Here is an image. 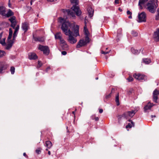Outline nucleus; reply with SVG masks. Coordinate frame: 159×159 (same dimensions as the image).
<instances>
[{
  "mask_svg": "<svg viewBox=\"0 0 159 159\" xmlns=\"http://www.w3.org/2000/svg\"><path fill=\"white\" fill-rule=\"evenodd\" d=\"M70 1L71 3L75 4V5H73L71 7V9L74 11V12L69 9H62V11L64 15L67 16L66 19H67L69 17L72 19H75L76 18V15L77 16L80 17V19L82 20L83 18L80 17L82 14V11L79 7L77 6L79 3V1L70 0Z\"/></svg>",
  "mask_w": 159,
  "mask_h": 159,
  "instance_id": "obj_1",
  "label": "nucleus"
},
{
  "mask_svg": "<svg viewBox=\"0 0 159 159\" xmlns=\"http://www.w3.org/2000/svg\"><path fill=\"white\" fill-rule=\"evenodd\" d=\"M71 24L69 22H64L61 25V29L66 35L69 36L68 41L72 44L76 43L77 41L76 39L74 38L73 32L70 30L69 28Z\"/></svg>",
  "mask_w": 159,
  "mask_h": 159,
  "instance_id": "obj_2",
  "label": "nucleus"
},
{
  "mask_svg": "<svg viewBox=\"0 0 159 159\" xmlns=\"http://www.w3.org/2000/svg\"><path fill=\"white\" fill-rule=\"evenodd\" d=\"M158 6L157 0H150L147 4V9L150 12L154 13Z\"/></svg>",
  "mask_w": 159,
  "mask_h": 159,
  "instance_id": "obj_3",
  "label": "nucleus"
},
{
  "mask_svg": "<svg viewBox=\"0 0 159 159\" xmlns=\"http://www.w3.org/2000/svg\"><path fill=\"white\" fill-rule=\"evenodd\" d=\"M136 112L135 111H127L125 112L122 115H120L118 117V122L119 124L121 123V120L122 118H125L127 119L129 117H132Z\"/></svg>",
  "mask_w": 159,
  "mask_h": 159,
  "instance_id": "obj_4",
  "label": "nucleus"
},
{
  "mask_svg": "<svg viewBox=\"0 0 159 159\" xmlns=\"http://www.w3.org/2000/svg\"><path fill=\"white\" fill-rule=\"evenodd\" d=\"M138 21L139 22H145L146 21V14L144 12H143L138 14Z\"/></svg>",
  "mask_w": 159,
  "mask_h": 159,
  "instance_id": "obj_5",
  "label": "nucleus"
},
{
  "mask_svg": "<svg viewBox=\"0 0 159 159\" xmlns=\"http://www.w3.org/2000/svg\"><path fill=\"white\" fill-rule=\"evenodd\" d=\"M39 49L43 52V53L46 55H48L49 53V48L48 46H43L40 45Z\"/></svg>",
  "mask_w": 159,
  "mask_h": 159,
  "instance_id": "obj_6",
  "label": "nucleus"
},
{
  "mask_svg": "<svg viewBox=\"0 0 159 159\" xmlns=\"http://www.w3.org/2000/svg\"><path fill=\"white\" fill-rule=\"evenodd\" d=\"M8 20L11 23L10 26L13 29H15V27L17 24L16 18V17L12 16L9 18Z\"/></svg>",
  "mask_w": 159,
  "mask_h": 159,
  "instance_id": "obj_7",
  "label": "nucleus"
},
{
  "mask_svg": "<svg viewBox=\"0 0 159 159\" xmlns=\"http://www.w3.org/2000/svg\"><path fill=\"white\" fill-rule=\"evenodd\" d=\"M158 96H159V91L155 89L153 93V100L154 102L158 103L157 100Z\"/></svg>",
  "mask_w": 159,
  "mask_h": 159,
  "instance_id": "obj_8",
  "label": "nucleus"
},
{
  "mask_svg": "<svg viewBox=\"0 0 159 159\" xmlns=\"http://www.w3.org/2000/svg\"><path fill=\"white\" fill-rule=\"evenodd\" d=\"M134 77L139 80H145L146 79V77L144 75L139 74H135L134 75Z\"/></svg>",
  "mask_w": 159,
  "mask_h": 159,
  "instance_id": "obj_9",
  "label": "nucleus"
},
{
  "mask_svg": "<svg viewBox=\"0 0 159 159\" xmlns=\"http://www.w3.org/2000/svg\"><path fill=\"white\" fill-rule=\"evenodd\" d=\"M7 65L4 62H0V73H2L3 71L7 69Z\"/></svg>",
  "mask_w": 159,
  "mask_h": 159,
  "instance_id": "obj_10",
  "label": "nucleus"
},
{
  "mask_svg": "<svg viewBox=\"0 0 159 159\" xmlns=\"http://www.w3.org/2000/svg\"><path fill=\"white\" fill-rule=\"evenodd\" d=\"M21 28L24 31V33L26 32L30 28L29 25L26 22L22 23Z\"/></svg>",
  "mask_w": 159,
  "mask_h": 159,
  "instance_id": "obj_11",
  "label": "nucleus"
},
{
  "mask_svg": "<svg viewBox=\"0 0 159 159\" xmlns=\"http://www.w3.org/2000/svg\"><path fill=\"white\" fill-rule=\"evenodd\" d=\"M153 37L156 41H159V29H157L154 32Z\"/></svg>",
  "mask_w": 159,
  "mask_h": 159,
  "instance_id": "obj_12",
  "label": "nucleus"
},
{
  "mask_svg": "<svg viewBox=\"0 0 159 159\" xmlns=\"http://www.w3.org/2000/svg\"><path fill=\"white\" fill-rule=\"evenodd\" d=\"M87 44L85 41H84V39H80L76 45L77 48H80L84 46H85Z\"/></svg>",
  "mask_w": 159,
  "mask_h": 159,
  "instance_id": "obj_13",
  "label": "nucleus"
},
{
  "mask_svg": "<svg viewBox=\"0 0 159 159\" xmlns=\"http://www.w3.org/2000/svg\"><path fill=\"white\" fill-rule=\"evenodd\" d=\"M155 105H156L153 104V103H151L150 102H149L148 104L146 105L144 107V112H147V111L148 110L150 109L152 107Z\"/></svg>",
  "mask_w": 159,
  "mask_h": 159,
  "instance_id": "obj_14",
  "label": "nucleus"
},
{
  "mask_svg": "<svg viewBox=\"0 0 159 159\" xmlns=\"http://www.w3.org/2000/svg\"><path fill=\"white\" fill-rule=\"evenodd\" d=\"M19 25H18L16 26L14 29L15 30L14 31L13 36V40L14 41L15 40L16 38V37L17 36V35L18 34V31L19 29Z\"/></svg>",
  "mask_w": 159,
  "mask_h": 159,
  "instance_id": "obj_15",
  "label": "nucleus"
},
{
  "mask_svg": "<svg viewBox=\"0 0 159 159\" xmlns=\"http://www.w3.org/2000/svg\"><path fill=\"white\" fill-rule=\"evenodd\" d=\"M29 58L30 60H35L38 58V56L34 53H29L28 54Z\"/></svg>",
  "mask_w": 159,
  "mask_h": 159,
  "instance_id": "obj_16",
  "label": "nucleus"
},
{
  "mask_svg": "<svg viewBox=\"0 0 159 159\" xmlns=\"http://www.w3.org/2000/svg\"><path fill=\"white\" fill-rule=\"evenodd\" d=\"M79 27L78 25H76L75 27L73 28V31L75 34V36L77 37L80 35L79 34Z\"/></svg>",
  "mask_w": 159,
  "mask_h": 159,
  "instance_id": "obj_17",
  "label": "nucleus"
},
{
  "mask_svg": "<svg viewBox=\"0 0 159 159\" xmlns=\"http://www.w3.org/2000/svg\"><path fill=\"white\" fill-rule=\"evenodd\" d=\"M86 27H84V30H85V33L86 36L85 37V38L84 40V41H85L86 43V44H87V43H88L90 41V39L88 37V30H86Z\"/></svg>",
  "mask_w": 159,
  "mask_h": 159,
  "instance_id": "obj_18",
  "label": "nucleus"
},
{
  "mask_svg": "<svg viewBox=\"0 0 159 159\" xmlns=\"http://www.w3.org/2000/svg\"><path fill=\"white\" fill-rule=\"evenodd\" d=\"M0 14L3 16L6 15L5 8L3 6H0Z\"/></svg>",
  "mask_w": 159,
  "mask_h": 159,
  "instance_id": "obj_19",
  "label": "nucleus"
},
{
  "mask_svg": "<svg viewBox=\"0 0 159 159\" xmlns=\"http://www.w3.org/2000/svg\"><path fill=\"white\" fill-rule=\"evenodd\" d=\"M148 1V0H139L138 5L140 7V9H142L143 8L142 5L144 4Z\"/></svg>",
  "mask_w": 159,
  "mask_h": 159,
  "instance_id": "obj_20",
  "label": "nucleus"
},
{
  "mask_svg": "<svg viewBox=\"0 0 159 159\" xmlns=\"http://www.w3.org/2000/svg\"><path fill=\"white\" fill-rule=\"evenodd\" d=\"M34 40L36 41H39V42H43L44 41V39L43 37H33Z\"/></svg>",
  "mask_w": 159,
  "mask_h": 159,
  "instance_id": "obj_21",
  "label": "nucleus"
},
{
  "mask_svg": "<svg viewBox=\"0 0 159 159\" xmlns=\"http://www.w3.org/2000/svg\"><path fill=\"white\" fill-rule=\"evenodd\" d=\"M88 12L89 14V16L91 18L92 17L93 15L94 11L93 9L91 8L90 7L88 9Z\"/></svg>",
  "mask_w": 159,
  "mask_h": 159,
  "instance_id": "obj_22",
  "label": "nucleus"
},
{
  "mask_svg": "<svg viewBox=\"0 0 159 159\" xmlns=\"http://www.w3.org/2000/svg\"><path fill=\"white\" fill-rule=\"evenodd\" d=\"M14 15V13L12 11L9 9L6 15L5 16H6L7 17H10L11 16H12Z\"/></svg>",
  "mask_w": 159,
  "mask_h": 159,
  "instance_id": "obj_23",
  "label": "nucleus"
},
{
  "mask_svg": "<svg viewBox=\"0 0 159 159\" xmlns=\"http://www.w3.org/2000/svg\"><path fill=\"white\" fill-rule=\"evenodd\" d=\"M131 52H132L133 54H135V55H137V54H139L140 52V50H138L135 49H134V48H131Z\"/></svg>",
  "mask_w": 159,
  "mask_h": 159,
  "instance_id": "obj_24",
  "label": "nucleus"
},
{
  "mask_svg": "<svg viewBox=\"0 0 159 159\" xmlns=\"http://www.w3.org/2000/svg\"><path fill=\"white\" fill-rule=\"evenodd\" d=\"M45 146L48 148H50L52 146V143L49 141H46L45 144Z\"/></svg>",
  "mask_w": 159,
  "mask_h": 159,
  "instance_id": "obj_25",
  "label": "nucleus"
},
{
  "mask_svg": "<svg viewBox=\"0 0 159 159\" xmlns=\"http://www.w3.org/2000/svg\"><path fill=\"white\" fill-rule=\"evenodd\" d=\"M55 39H59V40L62 38V35L61 32H59L56 33L55 35Z\"/></svg>",
  "mask_w": 159,
  "mask_h": 159,
  "instance_id": "obj_26",
  "label": "nucleus"
},
{
  "mask_svg": "<svg viewBox=\"0 0 159 159\" xmlns=\"http://www.w3.org/2000/svg\"><path fill=\"white\" fill-rule=\"evenodd\" d=\"M14 43L13 41L10 40V42H9V43L6 46V48L8 50L10 49L12 46V45Z\"/></svg>",
  "mask_w": 159,
  "mask_h": 159,
  "instance_id": "obj_27",
  "label": "nucleus"
},
{
  "mask_svg": "<svg viewBox=\"0 0 159 159\" xmlns=\"http://www.w3.org/2000/svg\"><path fill=\"white\" fill-rule=\"evenodd\" d=\"M62 49L64 50H67L68 49V46L66 43L60 45Z\"/></svg>",
  "mask_w": 159,
  "mask_h": 159,
  "instance_id": "obj_28",
  "label": "nucleus"
},
{
  "mask_svg": "<svg viewBox=\"0 0 159 159\" xmlns=\"http://www.w3.org/2000/svg\"><path fill=\"white\" fill-rule=\"evenodd\" d=\"M115 89L114 88H112L111 91V92L108 94V95H107L106 96V98L107 99L109 98H110L111 96V94L112 93H113L115 92Z\"/></svg>",
  "mask_w": 159,
  "mask_h": 159,
  "instance_id": "obj_29",
  "label": "nucleus"
},
{
  "mask_svg": "<svg viewBox=\"0 0 159 159\" xmlns=\"http://www.w3.org/2000/svg\"><path fill=\"white\" fill-rule=\"evenodd\" d=\"M115 101L116 102L117 105L119 106L120 105V102L119 101V97L118 93L117 94V95L116 96Z\"/></svg>",
  "mask_w": 159,
  "mask_h": 159,
  "instance_id": "obj_30",
  "label": "nucleus"
},
{
  "mask_svg": "<svg viewBox=\"0 0 159 159\" xmlns=\"http://www.w3.org/2000/svg\"><path fill=\"white\" fill-rule=\"evenodd\" d=\"M143 61L146 64H148L151 62V61L149 59L145 58L143 59Z\"/></svg>",
  "mask_w": 159,
  "mask_h": 159,
  "instance_id": "obj_31",
  "label": "nucleus"
},
{
  "mask_svg": "<svg viewBox=\"0 0 159 159\" xmlns=\"http://www.w3.org/2000/svg\"><path fill=\"white\" fill-rule=\"evenodd\" d=\"M2 33H0V43L3 46H5L6 45V43L4 41H2L1 40L2 37Z\"/></svg>",
  "mask_w": 159,
  "mask_h": 159,
  "instance_id": "obj_32",
  "label": "nucleus"
},
{
  "mask_svg": "<svg viewBox=\"0 0 159 159\" xmlns=\"http://www.w3.org/2000/svg\"><path fill=\"white\" fill-rule=\"evenodd\" d=\"M131 34L132 35V36L134 37L137 36L138 35V33L134 30L132 31Z\"/></svg>",
  "mask_w": 159,
  "mask_h": 159,
  "instance_id": "obj_33",
  "label": "nucleus"
},
{
  "mask_svg": "<svg viewBox=\"0 0 159 159\" xmlns=\"http://www.w3.org/2000/svg\"><path fill=\"white\" fill-rule=\"evenodd\" d=\"M5 53V52L4 51L0 50V57H3L4 56Z\"/></svg>",
  "mask_w": 159,
  "mask_h": 159,
  "instance_id": "obj_34",
  "label": "nucleus"
},
{
  "mask_svg": "<svg viewBox=\"0 0 159 159\" xmlns=\"http://www.w3.org/2000/svg\"><path fill=\"white\" fill-rule=\"evenodd\" d=\"M15 68L13 66H11L10 68V71L12 74H14L15 73Z\"/></svg>",
  "mask_w": 159,
  "mask_h": 159,
  "instance_id": "obj_35",
  "label": "nucleus"
},
{
  "mask_svg": "<svg viewBox=\"0 0 159 159\" xmlns=\"http://www.w3.org/2000/svg\"><path fill=\"white\" fill-rule=\"evenodd\" d=\"M60 45H61L62 44H64L65 43H66V41L64 40L63 38H61V39H60Z\"/></svg>",
  "mask_w": 159,
  "mask_h": 159,
  "instance_id": "obj_36",
  "label": "nucleus"
},
{
  "mask_svg": "<svg viewBox=\"0 0 159 159\" xmlns=\"http://www.w3.org/2000/svg\"><path fill=\"white\" fill-rule=\"evenodd\" d=\"M38 65L37 66V68L38 69H39L42 66V64L41 63V61H38Z\"/></svg>",
  "mask_w": 159,
  "mask_h": 159,
  "instance_id": "obj_37",
  "label": "nucleus"
},
{
  "mask_svg": "<svg viewBox=\"0 0 159 159\" xmlns=\"http://www.w3.org/2000/svg\"><path fill=\"white\" fill-rule=\"evenodd\" d=\"M41 149L39 148L36 150V152L38 154H39L41 153Z\"/></svg>",
  "mask_w": 159,
  "mask_h": 159,
  "instance_id": "obj_38",
  "label": "nucleus"
},
{
  "mask_svg": "<svg viewBox=\"0 0 159 159\" xmlns=\"http://www.w3.org/2000/svg\"><path fill=\"white\" fill-rule=\"evenodd\" d=\"M159 19V8L157 9V15L156 16V20H158Z\"/></svg>",
  "mask_w": 159,
  "mask_h": 159,
  "instance_id": "obj_39",
  "label": "nucleus"
},
{
  "mask_svg": "<svg viewBox=\"0 0 159 159\" xmlns=\"http://www.w3.org/2000/svg\"><path fill=\"white\" fill-rule=\"evenodd\" d=\"M127 80H128L129 82H131L133 81V78L131 76H129Z\"/></svg>",
  "mask_w": 159,
  "mask_h": 159,
  "instance_id": "obj_40",
  "label": "nucleus"
},
{
  "mask_svg": "<svg viewBox=\"0 0 159 159\" xmlns=\"http://www.w3.org/2000/svg\"><path fill=\"white\" fill-rule=\"evenodd\" d=\"M132 126L131 124L130 123H129L126 126V128H130L132 127Z\"/></svg>",
  "mask_w": 159,
  "mask_h": 159,
  "instance_id": "obj_41",
  "label": "nucleus"
},
{
  "mask_svg": "<svg viewBox=\"0 0 159 159\" xmlns=\"http://www.w3.org/2000/svg\"><path fill=\"white\" fill-rule=\"evenodd\" d=\"M13 33V31L11 28L9 29V34L12 35Z\"/></svg>",
  "mask_w": 159,
  "mask_h": 159,
  "instance_id": "obj_42",
  "label": "nucleus"
},
{
  "mask_svg": "<svg viewBox=\"0 0 159 159\" xmlns=\"http://www.w3.org/2000/svg\"><path fill=\"white\" fill-rule=\"evenodd\" d=\"M109 52V51H101V53L104 54H106L108 53Z\"/></svg>",
  "mask_w": 159,
  "mask_h": 159,
  "instance_id": "obj_43",
  "label": "nucleus"
},
{
  "mask_svg": "<svg viewBox=\"0 0 159 159\" xmlns=\"http://www.w3.org/2000/svg\"><path fill=\"white\" fill-rule=\"evenodd\" d=\"M64 19L63 18H62L61 17H60L59 18V21L61 23H62V22L64 21Z\"/></svg>",
  "mask_w": 159,
  "mask_h": 159,
  "instance_id": "obj_44",
  "label": "nucleus"
},
{
  "mask_svg": "<svg viewBox=\"0 0 159 159\" xmlns=\"http://www.w3.org/2000/svg\"><path fill=\"white\" fill-rule=\"evenodd\" d=\"M12 35L9 34L7 39L8 41L10 40L9 42H10V40H11V39L12 37Z\"/></svg>",
  "mask_w": 159,
  "mask_h": 159,
  "instance_id": "obj_45",
  "label": "nucleus"
},
{
  "mask_svg": "<svg viewBox=\"0 0 159 159\" xmlns=\"http://www.w3.org/2000/svg\"><path fill=\"white\" fill-rule=\"evenodd\" d=\"M10 2H11V0H8V6L9 7L11 8V5Z\"/></svg>",
  "mask_w": 159,
  "mask_h": 159,
  "instance_id": "obj_46",
  "label": "nucleus"
},
{
  "mask_svg": "<svg viewBox=\"0 0 159 159\" xmlns=\"http://www.w3.org/2000/svg\"><path fill=\"white\" fill-rule=\"evenodd\" d=\"M67 54V52L65 51H63L61 52V54L63 55H65Z\"/></svg>",
  "mask_w": 159,
  "mask_h": 159,
  "instance_id": "obj_47",
  "label": "nucleus"
},
{
  "mask_svg": "<svg viewBox=\"0 0 159 159\" xmlns=\"http://www.w3.org/2000/svg\"><path fill=\"white\" fill-rule=\"evenodd\" d=\"M129 122H131V125H132L133 126H134V123L131 120H129Z\"/></svg>",
  "mask_w": 159,
  "mask_h": 159,
  "instance_id": "obj_48",
  "label": "nucleus"
},
{
  "mask_svg": "<svg viewBox=\"0 0 159 159\" xmlns=\"http://www.w3.org/2000/svg\"><path fill=\"white\" fill-rule=\"evenodd\" d=\"M127 15H132V12H130V11H127Z\"/></svg>",
  "mask_w": 159,
  "mask_h": 159,
  "instance_id": "obj_49",
  "label": "nucleus"
},
{
  "mask_svg": "<svg viewBox=\"0 0 159 159\" xmlns=\"http://www.w3.org/2000/svg\"><path fill=\"white\" fill-rule=\"evenodd\" d=\"M95 116L94 115H92L91 116V118L92 120H94L95 119Z\"/></svg>",
  "mask_w": 159,
  "mask_h": 159,
  "instance_id": "obj_50",
  "label": "nucleus"
},
{
  "mask_svg": "<svg viewBox=\"0 0 159 159\" xmlns=\"http://www.w3.org/2000/svg\"><path fill=\"white\" fill-rule=\"evenodd\" d=\"M50 69V67L49 66V67H48L46 69V72H48V71Z\"/></svg>",
  "mask_w": 159,
  "mask_h": 159,
  "instance_id": "obj_51",
  "label": "nucleus"
},
{
  "mask_svg": "<svg viewBox=\"0 0 159 159\" xmlns=\"http://www.w3.org/2000/svg\"><path fill=\"white\" fill-rule=\"evenodd\" d=\"M115 4H118L119 3V0H115Z\"/></svg>",
  "mask_w": 159,
  "mask_h": 159,
  "instance_id": "obj_52",
  "label": "nucleus"
},
{
  "mask_svg": "<svg viewBox=\"0 0 159 159\" xmlns=\"http://www.w3.org/2000/svg\"><path fill=\"white\" fill-rule=\"evenodd\" d=\"M103 110L102 109H100L99 110V112L100 113H101L103 112Z\"/></svg>",
  "mask_w": 159,
  "mask_h": 159,
  "instance_id": "obj_53",
  "label": "nucleus"
},
{
  "mask_svg": "<svg viewBox=\"0 0 159 159\" xmlns=\"http://www.w3.org/2000/svg\"><path fill=\"white\" fill-rule=\"evenodd\" d=\"M95 120L96 121H98L99 120V118L98 117H95Z\"/></svg>",
  "mask_w": 159,
  "mask_h": 159,
  "instance_id": "obj_54",
  "label": "nucleus"
},
{
  "mask_svg": "<svg viewBox=\"0 0 159 159\" xmlns=\"http://www.w3.org/2000/svg\"><path fill=\"white\" fill-rule=\"evenodd\" d=\"M23 156L25 157H26L27 156L26 154L25 153V152L24 153Z\"/></svg>",
  "mask_w": 159,
  "mask_h": 159,
  "instance_id": "obj_55",
  "label": "nucleus"
},
{
  "mask_svg": "<svg viewBox=\"0 0 159 159\" xmlns=\"http://www.w3.org/2000/svg\"><path fill=\"white\" fill-rule=\"evenodd\" d=\"M128 18L129 19H131L132 18L131 15H130L129 16Z\"/></svg>",
  "mask_w": 159,
  "mask_h": 159,
  "instance_id": "obj_56",
  "label": "nucleus"
},
{
  "mask_svg": "<svg viewBox=\"0 0 159 159\" xmlns=\"http://www.w3.org/2000/svg\"><path fill=\"white\" fill-rule=\"evenodd\" d=\"M48 154L49 155H51V152H50V151H48Z\"/></svg>",
  "mask_w": 159,
  "mask_h": 159,
  "instance_id": "obj_57",
  "label": "nucleus"
},
{
  "mask_svg": "<svg viewBox=\"0 0 159 159\" xmlns=\"http://www.w3.org/2000/svg\"><path fill=\"white\" fill-rule=\"evenodd\" d=\"M48 1L50 2H53L54 0H47Z\"/></svg>",
  "mask_w": 159,
  "mask_h": 159,
  "instance_id": "obj_58",
  "label": "nucleus"
},
{
  "mask_svg": "<svg viewBox=\"0 0 159 159\" xmlns=\"http://www.w3.org/2000/svg\"><path fill=\"white\" fill-rule=\"evenodd\" d=\"M86 16L85 18V24H86Z\"/></svg>",
  "mask_w": 159,
  "mask_h": 159,
  "instance_id": "obj_59",
  "label": "nucleus"
},
{
  "mask_svg": "<svg viewBox=\"0 0 159 159\" xmlns=\"http://www.w3.org/2000/svg\"><path fill=\"white\" fill-rule=\"evenodd\" d=\"M156 117V116H153V115H152L151 116V117L152 118H153V117Z\"/></svg>",
  "mask_w": 159,
  "mask_h": 159,
  "instance_id": "obj_60",
  "label": "nucleus"
},
{
  "mask_svg": "<svg viewBox=\"0 0 159 159\" xmlns=\"http://www.w3.org/2000/svg\"><path fill=\"white\" fill-rule=\"evenodd\" d=\"M119 10L120 11H122V9H121V8H119Z\"/></svg>",
  "mask_w": 159,
  "mask_h": 159,
  "instance_id": "obj_61",
  "label": "nucleus"
},
{
  "mask_svg": "<svg viewBox=\"0 0 159 159\" xmlns=\"http://www.w3.org/2000/svg\"><path fill=\"white\" fill-rule=\"evenodd\" d=\"M39 75V73H36V75L37 76V75Z\"/></svg>",
  "mask_w": 159,
  "mask_h": 159,
  "instance_id": "obj_62",
  "label": "nucleus"
},
{
  "mask_svg": "<svg viewBox=\"0 0 159 159\" xmlns=\"http://www.w3.org/2000/svg\"><path fill=\"white\" fill-rule=\"evenodd\" d=\"M5 38H4L3 39V40L2 41H4V42H5Z\"/></svg>",
  "mask_w": 159,
  "mask_h": 159,
  "instance_id": "obj_63",
  "label": "nucleus"
},
{
  "mask_svg": "<svg viewBox=\"0 0 159 159\" xmlns=\"http://www.w3.org/2000/svg\"><path fill=\"white\" fill-rule=\"evenodd\" d=\"M95 79H96V80H98V77L96 78Z\"/></svg>",
  "mask_w": 159,
  "mask_h": 159,
  "instance_id": "obj_64",
  "label": "nucleus"
}]
</instances>
